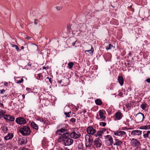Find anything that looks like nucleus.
I'll return each mask as SVG.
<instances>
[{
	"instance_id": "obj_1",
	"label": "nucleus",
	"mask_w": 150,
	"mask_h": 150,
	"mask_svg": "<svg viewBox=\"0 0 150 150\" xmlns=\"http://www.w3.org/2000/svg\"><path fill=\"white\" fill-rule=\"evenodd\" d=\"M69 133H66L59 137L58 141L59 142H63L65 146H70L73 143L74 140L71 138L69 137Z\"/></svg>"
},
{
	"instance_id": "obj_2",
	"label": "nucleus",
	"mask_w": 150,
	"mask_h": 150,
	"mask_svg": "<svg viewBox=\"0 0 150 150\" xmlns=\"http://www.w3.org/2000/svg\"><path fill=\"white\" fill-rule=\"evenodd\" d=\"M19 131L21 133L23 136L28 135L30 133V128L27 126H24L20 128Z\"/></svg>"
},
{
	"instance_id": "obj_3",
	"label": "nucleus",
	"mask_w": 150,
	"mask_h": 150,
	"mask_svg": "<svg viewBox=\"0 0 150 150\" xmlns=\"http://www.w3.org/2000/svg\"><path fill=\"white\" fill-rule=\"evenodd\" d=\"M86 146V147H90L93 142V138L92 136L88 134L85 136Z\"/></svg>"
},
{
	"instance_id": "obj_4",
	"label": "nucleus",
	"mask_w": 150,
	"mask_h": 150,
	"mask_svg": "<svg viewBox=\"0 0 150 150\" xmlns=\"http://www.w3.org/2000/svg\"><path fill=\"white\" fill-rule=\"evenodd\" d=\"M28 120L27 118H25L23 117H20L17 118L15 120L16 122L19 125H25L28 122Z\"/></svg>"
},
{
	"instance_id": "obj_5",
	"label": "nucleus",
	"mask_w": 150,
	"mask_h": 150,
	"mask_svg": "<svg viewBox=\"0 0 150 150\" xmlns=\"http://www.w3.org/2000/svg\"><path fill=\"white\" fill-rule=\"evenodd\" d=\"M144 118V115L141 112H139L136 115L135 120L137 123H139L142 122Z\"/></svg>"
},
{
	"instance_id": "obj_6",
	"label": "nucleus",
	"mask_w": 150,
	"mask_h": 150,
	"mask_svg": "<svg viewBox=\"0 0 150 150\" xmlns=\"http://www.w3.org/2000/svg\"><path fill=\"white\" fill-rule=\"evenodd\" d=\"M69 135L71 138L76 139L79 138L81 136V134L77 131H73L69 133Z\"/></svg>"
},
{
	"instance_id": "obj_7",
	"label": "nucleus",
	"mask_w": 150,
	"mask_h": 150,
	"mask_svg": "<svg viewBox=\"0 0 150 150\" xmlns=\"http://www.w3.org/2000/svg\"><path fill=\"white\" fill-rule=\"evenodd\" d=\"M94 145L97 148H100L102 145V142L99 138H97L93 141Z\"/></svg>"
},
{
	"instance_id": "obj_8",
	"label": "nucleus",
	"mask_w": 150,
	"mask_h": 150,
	"mask_svg": "<svg viewBox=\"0 0 150 150\" xmlns=\"http://www.w3.org/2000/svg\"><path fill=\"white\" fill-rule=\"evenodd\" d=\"M131 144L132 146L137 148L139 147L141 145L139 141L134 138H133L131 140Z\"/></svg>"
},
{
	"instance_id": "obj_9",
	"label": "nucleus",
	"mask_w": 150,
	"mask_h": 150,
	"mask_svg": "<svg viewBox=\"0 0 150 150\" xmlns=\"http://www.w3.org/2000/svg\"><path fill=\"white\" fill-rule=\"evenodd\" d=\"M114 134L115 136L124 137L126 135V133L124 131L119 130L114 132Z\"/></svg>"
},
{
	"instance_id": "obj_10",
	"label": "nucleus",
	"mask_w": 150,
	"mask_h": 150,
	"mask_svg": "<svg viewBox=\"0 0 150 150\" xmlns=\"http://www.w3.org/2000/svg\"><path fill=\"white\" fill-rule=\"evenodd\" d=\"M87 133L93 135L96 132V129L91 126L88 127L86 129Z\"/></svg>"
},
{
	"instance_id": "obj_11",
	"label": "nucleus",
	"mask_w": 150,
	"mask_h": 150,
	"mask_svg": "<svg viewBox=\"0 0 150 150\" xmlns=\"http://www.w3.org/2000/svg\"><path fill=\"white\" fill-rule=\"evenodd\" d=\"M55 133L57 134L60 135L59 137H61L64 134L69 133L67 132V130H66L65 129H60L57 130Z\"/></svg>"
},
{
	"instance_id": "obj_12",
	"label": "nucleus",
	"mask_w": 150,
	"mask_h": 150,
	"mask_svg": "<svg viewBox=\"0 0 150 150\" xmlns=\"http://www.w3.org/2000/svg\"><path fill=\"white\" fill-rule=\"evenodd\" d=\"M105 138L106 141L109 142L108 146H111L113 143V141L112 137L110 135H107L105 137Z\"/></svg>"
},
{
	"instance_id": "obj_13",
	"label": "nucleus",
	"mask_w": 150,
	"mask_h": 150,
	"mask_svg": "<svg viewBox=\"0 0 150 150\" xmlns=\"http://www.w3.org/2000/svg\"><path fill=\"white\" fill-rule=\"evenodd\" d=\"M27 139L25 138H20L18 139V144L19 145L25 144L27 143Z\"/></svg>"
},
{
	"instance_id": "obj_14",
	"label": "nucleus",
	"mask_w": 150,
	"mask_h": 150,
	"mask_svg": "<svg viewBox=\"0 0 150 150\" xmlns=\"http://www.w3.org/2000/svg\"><path fill=\"white\" fill-rule=\"evenodd\" d=\"M106 131V129L105 128H102L99 131L97 132V133L95 134V135L96 137L98 136H101L103 133Z\"/></svg>"
},
{
	"instance_id": "obj_15",
	"label": "nucleus",
	"mask_w": 150,
	"mask_h": 150,
	"mask_svg": "<svg viewBox=\"0 0 150 150\" xmlns=\"http://www.w3.org/2000/svg\"><path fill=\"white\" fill-rule=\"evenodd\" d=\"M142 133V131L141 130H135L132 131L131 133V134L132 135H140Z\"/></svg>"
},
{
	"instance_id": "obj_16",
	"label": "nucleus",
	"mask_w": 150,
	"mask_h": 150,
	"mask_svg": "<svg viewBox=\"0 0 150 150\" xmlns=\"http://www.w3.org/2000/svg\"><path fill=\"white\" fill-rule=\"evenodd\" d=\"M116 118L117 120H120L123 116L121 112L118 111L115 113Z\"/></svg>"
},
{
	"instance_id": "obj_17",
	"label": "nucleus",
	"mask_w": 150,
	"mask_h": 150,
	"mask_svg": "<svg viewBox=\"0 0 150 150\" xmlns=\"http://www.w3.org/2000/svg\"><path fill=\"white\" fill-rule=\"evenodd\" d=\"M13 137V134L11 133H9L4 137V139L6 140H10L12 139Z\"/></svg>"
},
{
	"instance_id": "obj_18",
	"label": "nucleus",
	"mask_w": 150,
	"mask_h": 150,
	"mask_svg": "<svg viewBox=\"0 0 150 150\" xmlns=\"http://www.w3.org/2000/svg\"><path fill=\"white\" fill-rule=\"evenodd\" d=\"M117 80L121 86L123 85L124 81L123 78L122 76H118Z\"/></svg>"
},
{
	"instance_id": "obj_19",
	"label": "nucleus",
	"mask_w": 150,
	"mask_h": 150,
	"mask_svg": "<svg viewBox=\"0 0 150 150\" xmlns=\"http://www.w3.org/2000/svg\"><path fill=\"white\" fill-rule=\"evenodd\" d=\"M88 47H91V48L90 50H86L85 51V52L86 53V52H88L90 54L92 55L94 52V49L93 48V46L91 45L88 44Z\"/></svg>"
},
{
	"instance_id": "obj_20",
	"label": "nucleus",
	"mask_w": 150,
	"mask_h": 150,
	"mask_svg": "<svg viewBox=\"0 0 150 150\" xmlns=\"http://www.w3.org/2000/svg\"><path fill=\"white\" fill-rule=\"evenodd\" d=\"M70 41L71 42V44L72 46H74L76 44V43L77 42V40L76 39L74 38L73 37L71 38L69 40H68V41Z\"/></svg>"
},
{
	"instance_id": "obj_21",
	"label": "nucleus",
	"mask_w": 150,
	"mask_h": 150,
	"mask_svg": "<svg viewBox=\"0 0 150 150\" xmlns=\"http://www.w3.org/2000/svg\"><path fill=\"white\" fill-rule=\"evenodd\" d=\"M31 126L32 127L35 129L38 130V125L34 122H32L31 123Z\"/></svg>"
},
{
	"instance_id": "obj_22",
	"label": "nucleus",
	"mask_w": 150,
	"mask_h": 150,
	"mask_svg": "<svg viewBox=\"0 0 150 150\" xmlns=\"http://www.w3.org/2000/svg\"><path fill=\"white\" fill-rule=\"evenodd\" d=\"M150 131L148 130L146 132L145 131H144L143 132V137L144 138H148L149 137V134H150Z\"/></svg>"
},
{
	"instance_id": "obj_23",
	"label": "nucleus",
	"mask_w": 150,
	"mask_h": 150,
	"mask_svg": "<svg viewBox=\"0 0 150 150\" xmlns=\"http://www.w3.org/2000/svg\"><path fill=\"white\" fill-rule=\"evenodd\" d=\"M23 81V79L22 78L18 77L17 78V79L15 80V81L17 83L19 84L22 83Z\"/></svg>"
},
{
	"instance_id": "obj_24",
	"label": "nucleus",
	"mask_w": 150,
	"mask_h": 150,
	"mask_svg": "<svg viewBox=\"0 0 150 150\" xmlns=\"http://www.w3.org/2000/svg\"><path fill=\"white\" fill-rule=\"evenodd\" d=\"M122 143V142L119 140L118 139H115V142L113 144L114 145L120 146Z\"/></svg>"
},
{
	"instance_id": "obj_25",
	"label": "nucleus",
	"mask_w": 150,
	"mask_h": 150,
	"mask_svg": "<svg viewBox=\"0 0 150 150\" xmlns=\"http://www.w3.org/2000/svg\"><path fill=\"white\" fill-rule=\"evenodd\" d=\"M140 129L146 130L150 129V125L141 126L140 127Z\"/></svg>"
},
{
	"instance_id": "obj_26",
	"label": "nucleus",
	"mask_w": 150,
	"mask_h": 150,
	"mask_svg": "<svg viewBox=\"0 0 150 150\" xmlns=\"http://www.w3.org/2000/svg\"><path fill=\"white\" fill-rule=\"evenodd\" d=\"M95 102L97 105H101L102 103V101L99 99H96L95 101Z\"/></svg>"
},
{
	"instance_id": "obj_27",
	"label": "nucleus",
	"mask_w": 150,
	"mask_h": 150,
	"mask_svg": "<svg viewBox=\"0 0 150 150\" xmlns=\"http://www.w3.org/2000/svg\"><path fill=\"white\" fill-rule=\"evenodd\" d=\"M1 128L2 129V130L4 133H7L8 130V129L6 126H2L1 127Z\"/></svg>"
},
{
	"instance_id": "obj_28",
	"label": "nucleus",
	"mask_w": 150,
	"mask_h": 150,
	"mask_svg": "<svg viewBox=\"0 0 150 150\" xmlns=\"http://www.w3.org/2000/svg\"><path fill=\"white\" fill-rule=\"evenodd\" d=\"M6 113V111H5L2 110H0V118H1Z\"/></svg>"
},
{
	"instance_id": "obj_29",
	"label": "nucleus",
	"mask_w": 150,
	"mask_h": 150,
	"mask_svg": "<svg viewBox=\"0 0 150 150\" xmlns=\"http://www.w3.org/2000/svg\"><path fill=\"white\" fill-rule=\"evenodd\" d=\"M99 114L101 118L104 119L105 118V117L103 115L104 113L103 111H99Z\"/></svg>"
},
{
	"instance_id": "obj_30",
	"label": "nucleus",
	"mask_w": 150,
	"mask_h": 150,
	"mask_svg": "<svg viewBox=\"0 0 150 150\" xmlns=\"http://www.w3.org/2000/svg\"><path fill=\"white\" fill-rule=\"evenodd\" d=\"M8 120L10 121H13L15 120V117L11 115H10L8 116Z\"/></svg>"
},
{
	"instance_id": "obj_31",
	"label": "nucleus",
	"mask_w": 150,
	"mask_h": 150,
	"mask_svg": "<svg viewBox=\"0 0 150 150\" xmlns=\"http://www.w3.org/2000/svg\"><path fill=\"white\" fill-rule=\"evenodd\" d=\"M74 65V63L72 62H69L68 64V68L69 69H71Z\"/></svg>"
},
{
	"instance_id": "obj_32",
	"label": "nucleus",
	"mask_w": 150,
	"mask_h": 150,
	"mask_svg": "<svg viewBox=\"0 0 150 150\" xmlns=\"http://www.w3.org/2000/svg\"><path fill=\"white\" fill-rule=\"evenodd\" d=\"M146 103L141 104L140 105V107L142 110H144L146 108Z\"/></svg>"
},
{
	"instance_id": "obj_33",
	"label": "nucleus",
	"mask_w": 150,
	"mask_h": 150,
	"mask_svg": "<svg viewBox=\"0 0 150 150\" xmlns=\"http://www.w3.org/2000/svg\"><path fill=\"white\" fill-rule=\"evenodd\" d=\"M113 47V46L112 45L109 44L106 47V49L107 50H110Z\"/></svg>"
},
{
	"instance_id": "obj_34",
	"label": "nucleus",
	"mask_w": 150,
	"mask_h": 150,
	"mask_svg": "<svg viewBox=\"0 0 150 150\" xmlns=\"http://www.w3.org/2000/svg\"><path fill=\"white\" fill-rule=\"evenodd\" d=\"M68 126L67 124H63V126L62 127V129H65L66 130L67 129V128L68 127Z\"/></svg>"
},
{
	"instance_id": "obj_35",
	"label": "nucleus",
	"mask_w": 150,
	"mask_h": 150,
	"mask_svg": "<svg viewBox=\"0 0 150 150\" xmlns=\"http://www.w3.org/2000/svg\"><path fill=\"white\" fill-rule=\"evenodd\" d=\"M12 47H15V48L17 50V51H21V50L19 49L18 48V46L16 45H13L12 46Z\"/></svg>"
},
{
	"instance_id": "obj_36",
	"label": "nucleus",
	"mask_w": 150,
	"mask_h": 150,
	"mask_svg": "<svg viewBox=\"0 0 150 150\" xmlns=\"http://www.w3.org/2000/svg\"><path fill=\"white\" fill-rule=\"evenodd\" d=\"M71 111H69L68 112H65L64 114L66 115V116L68 117H69L70 116V114H71Z\"/></svg>"
},
{
	"instance_id": "obj_37",
	"label": "nucleus",
	"mask_w": 150,
	"mask_h": 150,
	"mask_svg": "<svg viewBox=\"0 0 150 150\" xmlns=\"http://www.w3.org/2000/svg\"><path fill=\"white\" fill-rule=\"evenodd\" d=\"M83 145L82 143L79 144L78 146L79 149H82L83 148Z\"/></svg>"
},
{
	"instance_id": "obj_38",
	"label": "nucleus",
	"mask_w": 150,
	"mask_h": 150,
	"mask_svg": "<svg viewBox=\"0 0 150 150\" xmlns=\"http://www.w3.org/2000/svg\"><path fill=\"white\" fill-rule=\"evenodd\" d=\"M100 125L104 127L106 126V123L105 122H101L100 123Z\"/></svg>"
},
{
	"instance_id": "obj_39",
	"label": "nucleus",
	"mask_w": 150,
	"mask_h": 150,
	"mask_svg": "<svg viewBox=\"0 0 150 150\" xmlns=\"http://www.w3.org/2000/svg\"><path fill=\"white\" fill-rule=\"evenodd\" d=\"M9 115H4V118L6 120H8V116H9Z\"/></svg>"
},
{
	"instance_id": "obj_40",
	"label": "nucleus",
	"mask_w": 150,
	"mask_h": 150,
	"mask_svg": "<svg viewBox=\"0 0 150 150\" xmlns=\"http://www.w3.org/2000/svg\"><path fill=\"white\" fill-rule=\"evenodd\" d=\"M125 106L128 109H130L131 108L130 104L129 103L126 104L125 105Z\"/></svg>"
},
{
	"instance_id": "obj_41",
	"label": "nucleus",
	"mask_w": 150,
	"mask_h": 150,
	"mask_svg": "<svg viewBox=\"0 0 150 150\" xmlns=\"http://www.w3.org/2000/svg\"><path fill=\"white\" fill-rule=\"evenodd\" d=\"M38 120L40 121V122H43V123H45V121L43 118L40 117L38 118Z\"/></svg>"
},
{
	"instance_id": "obj_42",
	"label": "nucleus",
	"mask_w": 150,
	"mask_h": 150,
	"mask_svg": "<svg viewBox=\"0 0 150 150\" xmlns=\"http://www.w3.org/2000/svg\"><path fill=\"white\" fill-rule=\"evenodd\" d=\"M63 126V124H61L59 125L57 127V128L59 129H60L62 128V127Z\"/></svg>"
},
{
	"instance_id": "obj_43",
	"label": "nucleus",
	"mask_w": 150,
	"mask_h": 150,
	"mask_svg": "<svg viewBox=\"0 0 150 150\" xmlns=\"http://www.w3.org/2000/svg\"><path fill=\"white\" fill-rule=\"evenodd\" d=\"M70 122L73 123L75 122H76V119L74 118H72L70 120Z\"/></svg>"
},
{
	"instance_id": "obj_44",
	"label": "nucleus",
	"mask_w": 150,
	"mask_h": 150,
	"mask_svg": "<svg viewBox=\"0 0 150 150\" xmlns=\"http://www.w3.org/2000/svg\"><path fill=\"white\" fill-rule=\"evenodd\" d=\"M42 76V74H39L37 75V79H41V76Z\"/></svg>"
},
{
	"instance_id": "obj_45",
	"label": "nucleus",
	"mask_w": 150,
	"mask_h": 150,
	"mask_svg": "<svg viewBox=\"0 0 150 150\" xmlns=\"http://www.w3.org/2000/svg\"><path fill=\"white\" fill-rule=\"evenodd\" d=\"M33 45L34 46V47L35 49H36V51H38V48L37 45L35 44L34 43L33 44Z\"/></svg>"
},
{
	"instance_id": "obj_46",
	"label": "nucleus",
	"mask_w": 150,
	"mask_h": 150,
	"mask_svg": "<svg viewBox=\"0 0 150 150\" xmlns=\"http://www.w3.org/2000/svg\"><path fill=\"white\" fill-rule=\"evenodd\" d=\"M67 29L68 31H70L71 29V27L70 25H68L67 26Z\"/></svg>"
},
{
	"instance_id": "obj_47",
	"label": "nucleus",
	"mask_w": 150,
	"mask_h": 150,
	"mask_svg": "<svg viewBox=\"0 0 150 150\" xmlns=\"http://www.w3.org/2000/svg\"><path fill=\"white\" fill-rule=\"evenodd\" d=\"M56 8L57 10H60L62 9V7L60 6H57Z\"/></svg>"
},
{
	"instance_id": "obj_48",
	"label": "nucleus",
	"mask_w": 150,
	"mask_h": 150,
	"mask_svg": "<svg viewBox=\"0 0 150 150\" xmlns=\"http://www.w3.org/2000/svg\"><path fill=\"white\" fill-rule=\"evenodd\" d=\"M123 93L121 92H120L118 94V96H120L121 97H123Z\"/></svg>"
},
{
	"instance_id": "obj_49",
	"label": "nucleus",
	"mask_w": 150,
	"mask_h": 150,
	"mask_svg": "<svg viewBox=\"0 0 150 150\" xmlns=\"http://www.w3.org/2000/svg\"><path fill=\"white\" fill-rule=\"evenodd\" d=\"M0 91V93L1 94L3 93L5 91V90L4 89H2V90H1Z\"/></svg>"
},
{
	"instance_id": "obj_50",
	"label": "nucleus",
	"mask_w": 150,
	"mask_h": 150,
	"mask_svg": "<svg viewBox=\"0 0 150 150\" xmlns=\"http://www.w3.org/2000/svg\"><path fill=\"white\" fill-rule=\"evenodd\" d=\"M122 130H127L128 129L126 127H124L122 128V129H121Z\"/></svg>"
},
{
	"instance_id": "obj_51",
	"label": "nucleus",
	"mask_w": 150,
	"mask_h": 150,
	"mask_svg": "<svg viewBox=\"0 0 150 150\" xmlns=\"http://www.w3.org/2000/svg\"><path fill=\"white\" fill-rule=\"evenodd\" d=\"M38 21V19H34V21H35L34 24L35 25H37L38 24L36 22Z\"/></svg>"
},
{
	"instance_id": "obj_52",
	"label": "nucleus",
	"mask_w": 150,
	"mask_h": 150,
	"mask_svg": "<svg viewBox=\"0 0 150 150\" xmlns=\"http://www.w3.org/2000/svg\"><path fill=\"white\" fill-rule=\"evenodd\" d=\"M4 85L6 86H8V83L6 82H5L4 83Z\"/></svg>"
},
{
	"instance_id": "obj_53",
	"label": "nucleus",
	"mask_w": 150,
	"mask_h": 150,
	"mask_svg": "<svg viewBox=\"0 0 150 150\" xmlns=\"http://www.w3.org/2000/svg\"><path fill=\"white\" fill-rule=\"evenodd\" d=\"M47 78L48 79L49 81L51 83L52 82L51 78H50L49 77H47Z\"/></svg>"
},
{
	"instance_id": "obj_54",
	"label": "nucleus",
	"mask_w": 150,
	"mask_h": 150,
	"mask_svg": "<svg viewBox=\"0 0 150 150\" xmlns=\"http://www.w3.org/2000/svg\"><path fill=\"white\" fill-rule=\"evenodd\" d=\"M146 81L148 83H150V78H148L147 79Z\"/></svg>"
},
{
	"instance_id": "obj_55",
	"label": "nucleus",
	"mask_w": 150,
	"mask_h": 150,
	"mask_svg": "<svg viewBox=\"0 0 150 150\" xmlns=\"http://www.w3.org/2000/svg\"><path fill=\"white\" fill-rule=\"evenodd\" d=\"M3 147L2 146L1 144H0V150H2L3 149Z\"/></svg>"
},
{
	"instance_id": "obj_56",
	"label": "nucleus",
	"mask_w": 150,
	"mask_h": 150,
	"mask_svg": "<svg viewBox=\"0 0 150 150\" xmlns=\"http://www.w3.org/2000/svg\"><path fill=\"white\" fill-rule=\"evenodd\" d=\"M26 38L28 40H30V39L31 38V37H27Z\"/></svg>"
},
{
	"instance_id": "obj_57",
	"label": "nucleus",
	"mask_w": 150,
	"mask_h": 150,
	"mask_svg": "<svg viewBox=\"0 0 150 150\" xmlns=\"http://www.w3.org/2000/svg\"><path fill=\"white\" fill-rule=\"evenodd\" d=\"M57 82L58 83L60 84L62 83V80H58Z\"/></svg>"
},
{
	"instance_id": "obj_58",
	"label": "nucleus",
	"mask_w": 150,
	"mask_h": 150,
	"mask_svg": "<svg viewBox=\"0 0 150 150\" xmlns=\"http://www.w3.org/2000/svg\"><path fill=\"white\" fill-rule=\"evenodd\" d=\"M26 90L27 91H30L31 90V89L30 88H26Z\"/></svg>"
},
{
	"instance_id": "obj_59",
	"label": "nucleus",
	"mask_w": 150,
	"mask_h": 150,
	"mask_svg": "<svg viewBox=\"0 0 150 150\" xmlns=\"http://www.w3.org/2000/svg\"><path fill=\"white\" fill-rule=\"evenodd\" d=\"M48 69V68L45 67H43L42 68V69Z\"/></svg>"
},
{
	"instance_id": "obj_60",
	"label": "nucleus",
	"mask_w": 150,
	"mask_h": 150,
	"mask_svg": "<svg viewBox=\"0 0 150 150\" xmlns=\"http://www.w3.org/2000/svg\"><path fill=\"white\" fill-rule=\"evenodd\" d=\"M65 150H72V149H69L68 148H65Z\"/></svg>"
},
{
	"instance_id": "obj_61",
	"label": "nucleus",
	"mask_w": 150,
	"mask_h": 150,
	"mask_svg": "<svg viewBox=\"0 0 150 150\" xmlns=\"http://www.w3.org/2000/svg\"><path fill=\"white\" fill-rule=\"evenodd\" d=\"M84 113H85L86 112V110H83V111H82Z\"/></svg>"
},
{
	"instance_id": "obj_62",
	"label": "nucleus",
	"mask_w": 150,
	"mask_h": 150,
	"mask_svg": "<svg viewBox=\"0 0 150 150\" xmlns=\"http://www.w3.org/2000/svg\"><path fill=\"white\" fill-rule=\"evenodd\" d=\"M22 96L23 97V99H24L25 98V96L23 94Z\"/></svg>"
},
{
	"instance_id": "obj_63",
	"label": "nucleus",
	"mask_w": 150,
	"mask_h": 150,
	"mask_svg": "<svg viewBox=\"0 0 150 150\" xmlns=\"http://www.w3.org/2000/svg\"><path fill=\"white\" fill-rule=\"evenodd\" d=\"M57 150H64L62 149V148H60L58 149Z\"/></svg>"
},
{
	"instance_id": "obj_64",
	"label": "nucleus",
	"mask_w": 150,
	"mask_h": 150,
	"mask_svg": "<svg viewBox=\"0 0 150 150\" xmlns=\"http://www.w3.org/2000/svg\"><path fill=\"white\" fill-rule=\"evenodd\" d=\"M22 150H28V149L24 148V149H23Z\"/></svg>"
}]
</instances>
